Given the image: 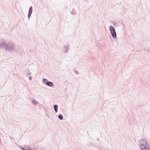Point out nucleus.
Returning a JSON list of instances; mask_svg holds the SVG:
<instances>
[{
    "instance_id": "9",
    "label": "nucleus",
    "mask_w": 150,
    "mask_h": 150,
    "mask_svg": "<svg viewBox=\"0 0 150 150\" xmlns=\"http://www.w3.org/2000/svg\"><path fill=\"white\" fill-rule=\"evenodd\" d=\"M32 103L33 104V105H37L38 103V102H37L36 100H32Z\"/></svg>"
},
{
    "instance_id": "5",
    "label": "nucleus",
    "mask_w": 150,
    "mask_h": 150,
    "mask_svg": "<svg viewBox=\"0 0 150 150\" xmlns=\"http://www.w3.org/2000/svg\"><path fill=\"white\" fill-rule=\"evenodd\" d=\"M7 45L4 42H2L0 45V48H2L3 49L7 50Z\"/></svg>"
},
{
    "instance_id": "12",
    "label": "nucleus",
    "mask_w": 150,
    "mask_h": 150,
    "mask_svg": "<svg viewBox=\"0 0 150 150\" xmlns=\"http://www.w3.org/2000/svg\"><path fill=\"white\" fill-rule=\"evenodd\" d=\"M75 73L76 74H79V72L78 71H75Z\"/></svg>"
},
{
    "instance_id": "1",
    "label": "nucleus",
    "mask_w": 150,
    "mask_h": 150,
    "mask_svg": "<svg viewBox=\"0 0 150 150\" xmlns=\"http://www.w3.org/2000/svg\"><path fill=\"white\" fill-rule=\"evenodd\" d=\"M139 146L140 150H150L149 144L145 139H142L139 141Z\"/></svg>"
},
{
    "instance_id": "14",
    "label": "nucleus",
    "mask_w": 150,
    "mask_h": 150,
    "mask_svg": "<svg viewBox=\"0 0 150 150\" xmlns=\"http://www.w3.org/2000/svg\"><path fill=\"white\" fill-rule=\"evenodd\" d=\"M113 26H114V27H115V26H116V24H115H115H113Z\"/></svg>"
},
{
    "instance_id": "7",
    "label": "nucleus",
    "mask_w": 150,
    "mask_h": 150,
    "mask_svg": "<svg viewBox=\"0 0 150 150\" xmlns=\"http://www.w3.org/2000/svg\"><path fill=\"white\" fill-rule=\"evenodd\" d=\"M64 48L65 49V50L64 51V52L65 53H67L68 52V50L69 49V45H68L67 46H65L64 47Z\"/></svg>"
},
{
    "instance_id": "3",
    "label": "nucleus",
    "mask_w": 150,
    "mask_h": 150,
    "mask_svg": "<svg viewBox=\"0 0 150 150\" xmlns=\"http://www.w3.org/2000/svg\"><path fill=\"white\" fill-rule=\"evenodd\" d=\"M109 30L112 37L114 38H116L117 35L115 28L112 26L110 25L109 27Z\"/></svg>"
},
{
    "instance_id": "2",
    "label": "nucleus",
    "mask_w": 150,
    "mask_h": 150,
    "mask_svg": "<svg viewBox=\"0 0 150 150\" xmlns=\"http://www.w3.org/2000/svg\"><path fill=\"white\" fill-rule=\"evenodd\" d=\"M18 47H16L13 44L9 43L7 44V50L8 51L14 52H18L17 50Z\"/></svg>"
},
{
    "instance_id": "10",
    "label": "nucleus",
    "mask_w": 150,
    "mask_h": 150,
    "mask_svg": "<svg viewBox=\"0 0 150 150\" xmlns=\"http://www.w3.org/2000/svg\"><path fill=\"white\" fill-rule=\"evenodd\" d=\"M58 117L60 120H62L63 119V116L61 114H60L59 115Z\"/></svg>"
},
{
    "instance_id": "4",
    "label": "nucleus",
    "mask_w": 150,
    "mask_h": 150,
    "mask_svg": "<svg viewBox=\"0 0 150 150\" xmlns=\"http://www.w3.org/2000/svg\"><path fill=\"white\" fill-rule=\"evenodd\" d=\"M43 83L51 87H53L54 86L53 83L51 81H48L47 79H42Z\"/></svg>"
},
{
    "instance_id": "15",
    "label": "nucleus",
    "mask_w": 150,
    "mask_h": 150,
    "mask_svg": "<svg viewBox=\"0 0 150 150\" xmlns=\"http://www.w3.org/2000/svg\"><path fill=\"white\" fill-rule=\"evenodd\" d=\"M30 149H31V150H34L33 149H32L30 147Z\"/></svg>"
},
{
    "instance_id": "11",
    "label": "nucleus",
    "mask_w": 150,
    "mask_h": 150,
    "mask_svg": "<svg viewBox=\"0 0 150 150\" xmlns=\"http://www.w3.org/2000/svg\"><path fill=\"white\" fill-rule=\"evenodd\" d=\"M21 149L22 150H31L30 149V147H27V150L25 149L24 148L22 147H21Z\"/></svg>"
},
{
    "instance_id": "6",
    "label": "nucleus",
    "mask_w": 150,
    "mask_h": 150,
    "mask_svg": "<svg viewBox=\"0 0 150 150\" xmlns=\"http://www.w3.org/2000/svg\"><path fill=\"white\" fill-rule=\"evenodd\" d=\"M33 11V7L31 6L29 8V9L28 11V19H29Z\"/></svg>"
},
{
    "instance_id": "16",
    "label": "nucleus",
    "mask_w": 150,
    "mask_h": 150,
    "mask_svg": "<svg viewBox=\"0 0 150 150\" xmlns=\"http://www.w3.org/2000/svg\"><path fill=\"white\" fill-rule=\"evenodd\" d=\"M97 140H99V139L98 138L97 139Z\"/></svg>"
},
{
    "instance_id": "13",
    "label": "nucleus",
    "mask_w": 150,
    "mask_h": 150,
    "mask_svg": "<svg viewBox=\"0 0 150 150\" xmlns=\"http://www.w3.org/2000/svg\"><path fill=\"white\" fill-rule=\"evenodd\" d=\"M32 79V77H30L29 78V80H30Z\"/></svg>"
},
{
    "instance_id": "8",
    "label": "nucleus",
    "mask_w": 150,
    "mask_h": 150,
    "mask_svg": "<svg viewBox=\"0 0 150 150\" xmlns=\"http://www.w3.org/2000/svg\"><path fill=\"white\" fill-rule=\"evenodd\" d=\"M54 109L55 112L57 113L58 111V106L57 105H55L54 106Z\"/></svg>"
}]
</instances>
